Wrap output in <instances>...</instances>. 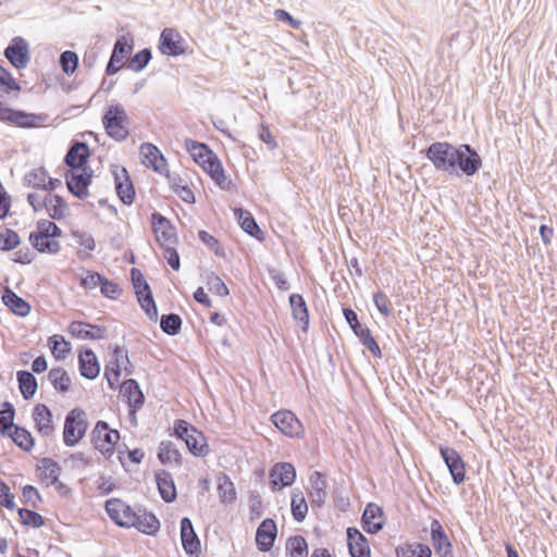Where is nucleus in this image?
Returning <instances> with one entry per match:
<instances>
[{"mask_svg":"<svg viewBox=\"0 0 557 557\" xmlns=\"http://www.w3.org/2000/svg\"><path fill=\"white\" fill-rule=\"evenodd\" d=\"M102 124L107 135L115 141L125 140L128 135L129 121L124 107L120 103L109 106L103 115Z\"/></svg>","mask_w":557,"mask_h":557,"instance_id":"f257e3e1","label":"nucleus"},{"mask_svg":"<svg viewBox=\"0 0 557 557\" xmlns=\"http://www.w3.org/2000/svg\"><path fill=\"white\" fill-rule=\"evenodd\" d=\"M174 435L183 441L190 454L196 457H206L209 454L207 438L201 431L185 420L178 419L174 422Z\"/></svg>","mask_w":557,"mask_h":557,"instance_id":"f03ea898","label":"nucleus"},{"mask_svg":"<svg viewBox=\"0 0 557 557\" xmlns=\"http://www.w3.org/2000/svg\"><path fill=\"white\" fill-rule=\"evenodd\" d=\"M482 166V159L476 150L469 144L456 146L454 153V170L449 175L473 176Z\"/></svg>","mask_w":557,"mask_h":557,"instance_id":"7ed1b4c3","label":"nucleus"},{"mask_svg":"<svg viewBox=\"0 0 557 557\" xmlns=\"http://www.w3.org/2000/svg\"><path fill=\"white\" fill-rule=\"evenodd\" d=\"M9 98H0V121L13 124L21 128H35L41 126L48 119L47 114L28 113L7 107Z\"/></svg>","mask_w":557,"mask_h":557,"instance_id":"20e7f679","label":"nucleus"},{"mask_svg":"<svg viewBox=\"0 0 557 557\" xmlns=\"http://www.w3.org/2000/svg\"><path fill=\"white\" fill-rule=\"evenodd\" d=\"M131 281L133 284V288L135 295L137 297V301L140 305L141 309L148 315L151 321H157L158 319V309L156 301L152 296V292L150 285L146 281L143 272L137 268L131 269Z\"/></svg>","mask_w":557,"mask_h":557,"instance_id":"39448f33","label":"nucleus"},{"mask_svg":"<svg viewBox=\"0 0 557 557\" xmlns=\"http://www.w3.org/2000/svg\"><path fill=\"white\" fill-rule=\"evenodd\" d=\"M456 146L447 141H435L424 151L426 159L437 171L450 174L454 170V153Z\"/></svg>","mask_w":557,"mask_h":557,"instance_id":"423d86ee","label":"nucleus"},{"mask_svg":"<svg viewBox=\"0 0 557 557\" xmlns=\"http://www.w3.org/2000/svg\"><path fill=\"white\" fill-rule=\"evenodd\" d=\"M86 413L83 409L74 408L65 417L63 429V442L73 447L79 443L87 431Z\"/></svg>","mask_w":557,"mask_h":557,"instance_id":"0eeeda50","label":"nucleus"},{"mask_svg":"<svg viewBox=\"0 0 557 557\" xmlns=\"http://www.w3.org/2000/svg\"><path fill=\"white\" fill-rule=\"evenodd\" d=\"M119 438V431L111 430L106 421H98L91 432V441L95 448L108 458L114 453Z\"/></svg>","mask_w":557,"mask_h":557,"instance_id":"6e6552de","label":"nucleus"},{"mask_svg":"<svg viewBox=\"0 0 557 557\" xmlns=\"http://www.w3.org/2000/svg\"><path fill=\"white\" fill-rule=\"evenodd\" d=\"M343 314L354 334L359 338L360 343L375 357H381L382 351L379 344L372 336L370 330L360 323L358 314L355 312V310L349 307H345L343 308Z\"/></svg>","mask_w":557,"mask_h":557,"instance_id":"1a4fd4ad","label":"nucleus"},{"mask_svg":"<svg viewBox=\"0 0 557 557\" xmlns=\"http://www.w3.org/2000/svg\"><path fill=\"white\" fill-rule=\"evenodd\" d=\"M106 510L111 520L120 527L133 528V524L137 522L138 507H131L121 499L107 500Z\"/></svg>","mask_w":557,"mask_h":557,"instance_id":"9d476101","label":"nucleus"},{"mask_svg":"<svg viewBox=\"0 0 557 557\" xmlns=\"http://www.w3.org/2000/svg\"><path fill=\"white\" fill-rule=\"evenodd\" d=\"M92 170L84 168L72 170L65 174V184L69 191L78 199H86L89 196L88 187L91 184Z\"/></svg>","mask_w":557,"mask_h":557,"instance_id":"9b49d317","label":"nucleus"},{"mask_svg":"<svg viewBox=\"0 0 557 557\" xmlns=\"http://www.w3.org/2000/svg\"><path fill=\"white\" fill-rule=\"evenodd\" d=\"M272 423L288 437H301L305 433L302 423L290 410H280L271 416Z\"/></svg>","mask_w":557,"mask_h":557,"instance_id":"f8f14e48","label":"nucleus"},{"mask_svg":"<svg viewBox=\"0 0 557 557\" xmlns=\"http://www.w3.org/2000/svg\"><path fill=\"white\" fill-rule=\"evenodd\" d=\"M3 54L15 69H25L30 60L29 45L23 37L16 36L4 49Z\"/></svg>","mask_w":557,"mask_h":557,"instance_id":"ddd939ff","label":"nucleus"},{"mask_svg":"<svg viewBox=\"0 0 557 557\" xmlns=\"http://www.w3.org/2000/svg\"><path fill=\"white\" fill-rule=\"evenodd\" d=\"M440 454L448 468L453 482L456 485L463 483L466 479V465L459 453L455 448L440 446Z\"/></svg>","mask_w":557,"mask_h":557,"instance_id":"4468645a","label":"nucleus"},{"mask_svg":"<svg viewBox=\"0 0 557 557\" xmlns=\"http://www.w3.org/2000/svg\"><path fill=\"white\" fill-rule=\"evenodd\" d=\"M296 480V469L289 462H278L270 470V485L273 491L290 486Z\"/></svg>","mask_w":557,"mask_h":557,"instance_id":"2eb2a0df","label":"nucleus"},{"mask_svg":"<svg viewBox=\"0 0 557 557\" xmlns=\"http://www.w3.org/2000/svg\"><path fill=\"white\" fill-rule=\"evenodd\" d=\"M113 175L115 190L120 200L124 205H132L134 202L136 193L127 170L124 166H116V169L113 171Z\"/></svg>","mask_w":557,"mask_h":557,"instance_id":"dca6fc26","label":"nucleus"},{"mask_svg":"<svg viewBox=\"0 0 557 557\" xmlns=\"http://www.w3.org/2000/svg\"><path fill=\"white\" fill-rule=\"evenodd\" d=\"M159 49L165 55H182L185 53L184 39L173 28H164L160 35Z\"/></svg>","mask_w":557,"mask_h":557,"instance_id":"f3484780","label":"nucleus"},{"mask_svg":"<svg viewBox=\"0 0 557 557\" xmlns=\"http://www.w3.org/2000/svg\"><path fill=\"white\" fill-rule=\"evenodd\" d=\"M151 224L158 243L164 247L176 242V233L171 222L159 212L151 214Z\"/></svg>","mask_w":557,"mask_h":557,"instance_id":"a211bd4d","label":"nucleus"},{"mask_svg":"<svg viewBox=\"0 0 557 557\" xmlns=\"http://www.w3.org/2000/svg\"><path fill=\"white\" fill-rule=\"evenodd\" d=\"M67 331L73 337L79 339H103L108 336V331L104 326L83 321L71 322Z\"/></svg>","mask_w":557,"mask_h":557,"instance_id":"6ab92c4d","label":"nucleus"},{"mask_svg":"<svg viewBox=\"0 0 557 557\" xmlns=\"http://www.w3.org/2000/svg\"><path fill=\"white\" fill-rule=\"evenodd\" d=\"M431 541L436 555L440 557H455L453 545L437 519H433L431 522Z\"/></svg>","mask_w":557,"mask_h":557,"instance_id":"aec40b11","label":"nucleus"},{"mask_svg":"<svg viewBox=\"0 0 557 557\" xmlns=\"http://www.w3.org/2000/svg\"><path fill=\"white\" fill-rule=\"evenodd\" d=\"M90 157V150L85 141L76 140L69 148L64 163L72 170H78L88 166V160Z\"/></svg>","mask_w":557,"mask_h":557,"instance_id":"412c9836","label":"nucleus"},{"mask_svg":"<svg viewBox=\"0 0 557 557\" xmlns=\"http://www.w3.org/2000/svg\"><path fill=\"white\" fill-rule=\"evenodd\" d=\"M277 527L273 519H264L256 531V545L260 552H269L275 542Z\"/></svg>","mask_w":557,"mask_h":557,"instance_id":"4be33fe9","label":"nucleus"},{"mask_svg":"<svg viewBox=\"0 0 557 557\" xmlns=\"http://www.w3.org/2000/svg\"><path fill=\"white\" fill-rule=\"evenodd\" d=\"M181 541L185 553L189 556H198L201 550L200 540L194 530L191 520L184 517L181 520Z\"/></svg>","mask_w":557,"mask_h":557,"instance_id":"5701e85b","label":"nucleus"},{"mask_svg":"<svg viewBox=\"0 0 557 557\" xmlns=\"http://www.w3.org/2000/svg\"><path fill=\"white\" fill-rule=\"evenodd\" d=\"M361 522L367 533H379L384 527L383 509L374 503H369L362 512Z\"/></svg>","mask_w":557,"mask_h":557,"instance_id":"b1692460","label":"nucleus"},{"mask_svg":"<svg viewBox=\"0 0 557 557\" xmlns=\"http://www.w3.org/2000/svg\"><path fill=\"white\" fill-rule=\"evenodd\" d=\"M347 546L350 557H370V546L367 537L354 527L346 530Z\"/></svg>","mask_w":557,"mask_h":557,"instance_id":"393cba45","label":"nucleus"},{"mask_svg":"<svg viewBox=\"0 0 557 557\" xmlns=\"http://www.w3.org/2000/svg\"><path fill=\"white\" fill-rule=\"evenodd\" d=\"M33 419L36 430L41 436L49 437L53 434L52 412L48 406L45 404L36 405L33 410Z\"/></svg>","mask_w":557,"mask_h":557,"instance_id":"a878e982","label":"nucleus"},{"mask_svg":"<svg viewBox=\"0 0 557 557\" xmlns=\"http://www.w3.org/2000/svg\"><path fill=\"white\" fill-rule=\"evenodd\" d=\"M78 370L81 375L87 380H94L99 375L100 364L92 349L85 348L79 351Z\"/></svg>","mask_w":557,"mask_h":557,"instance_id":"bb28decb","label":"nucleus"},{"mask_svg":"<svg viewBox=\"0 0 557 557\" xmlns=\"http://www.w3.org/2000/svg\"><path fill=\"white\" fill-rule=\"evenodd\" d=\"M140 154L146 166L152 168L154 172L160 174L166 171V160L154 145L150 143L143 144L140 146Z\"/></svg>","mask_w":557,"mask_h":557,"instance_id":"cd10ccee","label":"nucleus"},{"mask_svg":"<svg viewBox=\"0 0 557 557\" xmlns=\"http://www.w3.org/2000/svg\"><path fill=\"white\" fill-rule=\"evenodd\" d=\"M121 395L126 399L131 411L138 410L145 401V396L138 382L134 379L125 380L120 387Z\"/></svg>","mask_w":557,"mask_h":557,"instance_id":"c85d7f7f","label":"nucleus"},{"mask_svg":"<svg viewBox=\"0 0 557 557\" xmlns=\"http://www.w3.org/2000/svg\"><path fill=\"white\" fill-rule=\"evenodd\" d=\"M288 300L294 320L304 332H307L309 327V310L305 298L300 294H290Z\"/></svg>","mask_w":557,"mask_h":557,"instance_id":"c756f323","label":"nucleus"},{"mask_svg":"<svg viewBox=\"0 0 557 557\" xmlns=\"http://www.w3.org/2000/svg\"><path fill=\"white\" fill-rule=\"evenodd\" d=\"M309 483L311 486L309 496L313 506L321 508L325 504L326 499V481L324 474L320 471H314L309 476Z\"/></svg>","mask_w":557,"mask_h":557,"instance_id":"7c9ffc66","label":"nucleus"},{"mask_svg":"<svg viewBox=\"0 0 557 557\" xmlns=\"http://www.w3.org/2000/svg\"><path fill=\"white\" fill-rule=\"evenodd\" d=\"M156 482L161 498L165 503H173L177 493L172 474L166 470H160L156 473Z\"/></svg>","mask_w":557,"mask_h":557,"instance_id":"2f4dec72","label":"nucleus"},{"mask_svg":"<svg viewBox=\"0 0 557 557\" xmlns=\"http://www.w3.org/2000/svg\"><path fill=\"white\" fill-rule=\"evenodd\" d=\"M160 521L154 513L144 507H138L137 522L133 524L139 532L147 535H154L160 530Z\"/></svg>","mask_w":557,"mask_h":557,"instance_id":"473e14b6","label":"nucleus"},{"mask_svg":"<svg viewBox=\"0 0 557 557\" xmlns=\"http://www.w3.org/2000/svg\"><path fill=\"white\" fill-rule=\"evenodd\" d=\"M1 298L2 302L18 317H26L30 312V305L10 287L4 288Z\"/></svg>","mask_w":557,"mask_h":557,"instance_id":"72a5a7b5","label":"nucleus"},{"mask_svg":"<svg viewBox=\"0 0 557 557\" xmlns=\"http://www.w3.org/2000/svg\"><path fill=\"white\" fill-rule=\"evenodd\" d=\"M234 214L237 218V221H238L240 227L249 236H252L257 239L263 238V236H262L263 233H262L261 228L259 227L253 215L249 211H247L243 208H237L234 210Z\"/></svg>","mask_w":557,"mask_h":557,"instance_id":"f704fd0d","label":"nucleus"},{"mask_svg":"<svg viewBox=\"0 0 557 557\" xmlns=\"http://www.w3.org/2000/svg\"><path fill=\"white\" fill-rule=\"evenodd\" d=\"M157 458L162 465L175 463L180 467L183 463L182 455L172 441H162L160 443Z\"/></svg>","mask_w":557,"mask_h":557,"instance_id":"c9c22d12","label":"nucleus"},{"mask_svg":"<svg viewBox=\"0 0 557 557\" xmlns=\"http://www.w3.org/2000/svg\"><path fill=\"white\" fill-rule=\"evenodd\" d=\"M20 392L25 400L33 398L37 392L38 383L35 375L27 370H20L16 373Z\"/></svg>","mask_w":557,"mask_h":557,"instance_id":"e433bc0d","label":"nucleus"},{"mask_svg":"<svg viewBox=\"0 0 557 557\" xmlns=\"http://www.w3.org/2000/svg\"><path fill=\"white\" fill-rule=\"evenodd\" d=\"M46 203L44 209L47 210L51 219L60 221L65 218L67 205L63 197L57 194H49L46 196Z\"/></svg>","mask_w":557,"mask_h":557,"instance_id":"4c0bfd02","label":"nucleus"},{"mask_svg":"<svg viewBox=\"0 0 557 557\" xmlns=\"http://www.w3.org/2000/svg\"><path fill=\"white\" fill-rule=\"evenodd\" d=\"M5 436L10 437L13 443L24 451H30L35 445L32 433L17 424Z\"/></svg>","mask_w":557,"mask_h":557,"instance_id":"58836bf2","label":"nucleus"},{"mask_svg":"<svg viewBox=\"0 0 557 557\" xmlns=\"http://www.w3.org/2000/svg\"><path fill=\"white\" fill-rule=\"evenodd\" d=\"M216 481L221 503L232 504L236 499V491L231 478L226 473L220 472Z\"/></svg>","mask_w":557,"mask_h":557,"instance_id":"ea45409f","label":"nucleus"},{"mask_svg":"<svg viewBox=\"0 0 557 557\" xmlns=\"http://www.w3.org/2000/svg\"><path fill=\"white\" fill-rule=\"evenodd\" d=\"M290 510L294 520L297 522H302L305 520L308 512V504L304 493L298 488H295L292 492Z\"/></svg>","mask_w":557,"mask_h":557,"instance_id":"a19ab883","label":"nucleus"},{"mask_svg":"<svg viewBox=\"0 0 557 557\" xmlns=\"http://www.w3.org/2000/svg\"><path fill=\"white\" fill-rule=\"evenodd\" d=\"M15 408L12 403L3 401L0 408V434L5 436L9 432L16 426L14 423Z\"/></svg>","mask_w":557,"mask_h":557,"instance_id":"79ce46f5","label":"nucleus"},{"mask_svg":"<svg viewBox=\"0 0 557 557\" xmlns=\"http://www.w3.org/2000/svg\"><path fill=\"white\" fill-rule=\"evenodd\" d=\"M201 166L219 186L223 185L226 177L223 166L215 153L212 152L210 158H207Z\"/></svg>","mask_w":557,"mask_h":557,"instance_id":"37998d69","label":"nucleus"},{"mask_svg":"<svg viewBox=\"0 0 557 557\" xmlns=\"http://www.w3.org/2000/svg\"><path fill=\"white\" fill-rule=\"evenodd\" d=\"M21 90L18 83L12 77L11 73L0 65V98H10Z\"/></svg>","mask_w":557,"mask_h":557,"instance_id":"c03bdc74","label":"nucleus"},{"mask_svg":"<svg viewBox=\"0 0 557 557\" xmlns=\"http://www.w3.org/2000/svg\"><path fill=\"white\" fill-rule=\"evenodd\" d=\"M48 380L55 391L66 393L71 386V377L63 368H53L48 373Z\"/></svg>","mask_w":557,"mask_h":557,"instance_id":"a18cd8bd","label":"nucleus"},{"mask_svg":"<svg viewBox=\"0 0 557 557\" xmlns=\"http://www.w3.org/2000/svg\"><path fill=\"white\" fill-rule=\"evenodd\" d=\"M185 148L190 153L193 159L198 163L202 164L207 158H210L213 152L208 145L195 141L193 139L187 138L185 140Z\"/></svg>","mask_w":557,"mask_h":557,"instance_id":"49530a36","label":"nucleus"},{"mask_svg":"<svg viewBox=\"0 0 557 557\" xmlns=\"http://www.w3.org/2000/svg\"><path fill=\"white\" fill-rule=\"evenodd\" d=\"M182 323V318L176 313L162 314L160 318V329L170 336H175L181 332Z\"/></svg>","mask_w":557,"mask_h":557,"instance_id":"de8ad7c7","label":"nucleus"},{"mask_svg":"<svg viewBox=\"0 0 557 557\" xmlns=\"http://www.w3.org/2000/svg\"><path fill=\"white\" fill-rule=\"evenodd\" d=\"M49 348L57 360L64 359L71 351V345L62 335H52L48 339Z\"/></svg>","mask_w":557,"mask_h":557,"instance_id":"09e8293b","label":"nucleus"},{"mask_svg":"<svg viewBox=\"0 0 557 557\" xmlns=\"http://www.w3.org/2000/svg\"><path fill=\"white\" fill-rule=\"evenodd\" d=\"M286 550L289 557H307L308 556V544L304 536L294 535L287 540Z\"/></svg>","mask_w":557,"mask_h":557,"instance_id":"8fccbe9b","label":"nucleus"},{"mask_svg":"<svg viewBox=\"0 0 557 557\" xmlns=\"http://www.w3.org/2000/svg\"><path fill=\"white\" fill-rule=\"evenodd\" d=\"M17 513H18L20 522L23 525L30 527L34 529H38V528H41L42 525H45V521H46L45 518L40 513H38L32 509L18 508Z\"/></svg>","mask_w":557,"mask_h":557,"instance_id":"3c124183","label":"nucleus"},{"mask_svg":"<svg viewBox=\"0 0 557 557\" xmlns=\"http://www.w3.org/2000/svg\"><path fill=\"white\" fill-rule=\"evenodd\" d=\"M28 240L30 245L41 253L57 255L61 249L60 243L49 237L35 240L34 235H29Z\"/></svg>","mask_w":557,"mask_h":557,"instance_id":"603ef678","label":"nucleus"},{"mask_svg":"<svg viewBox=\"0 0 557 557\" xmlns=\"http://www.w3.org/2000/svg\"><path fill=\"white\" fill-rule=\"evenodd\" d=\"M39 469L44 470L45 478L50 479L52 485H57L61 474V467L51 458L45 457L40 460Z\"/></svg>","mask_w":557,"mask_h":557,"instance_id":"864d4df0","label":"nucleus"},{"mask_svg":"<svg viewBox=\"0 0 557 557\" xmlns=\"http://www.w3.org/2000/svg\"><path fill=\"white\" fill-rule=\"evenodd\" d=\"M152 58L151 50L145 48L133 55L126 63V67L135 72L143 71Z\"/></svg>","mask_w":557,"mask_h":557,"instance_id":"5fc2aeb1","label":"nucleus"},{"mask_svg":"<svg viewBox=\"0 0 557 557\" xmlns=\"http://www.w3.org/2000/svg\"><path fill=\"white\" fill-rule=\"evenodd\" d=\"M48 177V172L45 168L40 166L28 172L24 180L26 184L33 188L44 189L45 183Z\"/></svg>","mask_w":557,"mask_h":557,"instance_id":"6e6d98bb","label":"nucleus"},{"mask_svg":"<svg viewBox=\"0 0 557 557\" xmlns=\"http://www.w3.org/2000/svg\"><path fill=\"white\" fill-rule=\"evenodd\" d=\"M59 63L66 75L73 74L78 66V55L74 51L66 50L60 54Z\"/></svg>","mask_w":557,"mask_h":557,"instance_id":"4d7b16f0","label":"nucleus"},{"mask_svg":"<svg viewBox=\"0 0 557 557\" xmlns=\"http://www.w3.org/2000/svg\"><path fill=\"white\" fill-rule=\"evenodd\" d=\"M21 243L18 234L11 230L5 228L0 233V250L11 251L16 248Z\"/></svg>","mask_w":557,"mask_h":557,"instance_id":"13d9d810","label":"nucleus"},{"mask_svg":"<svg viewBox=\"0 0 557 557\" xmlns=\"http://www.w3.org/2000/svg\"><path fill=\"white\" fill-rule=\"evenodd\" d=\"M207 284L209 286V290L220 297H225L230 294L228 287L215 273L208 275Z\"/></svg>","mask_w":557,"mask_h":557,"instance_id":"bf43d9fd","label":"nucleus"},{"mask_svg":"<svg viewBox=\"0 0 557 557\" xmlns=\"http://www.w3.org/2000/svg\"><path fill=\"white\" fill-rule=\"evenodd\" d=\"M121 376L120 363L116 361H109L104 367V377L108 381V385L111 389H115Z\"/></svg>","mask_w":557,"mask_h":557,"instance_id":"052dcab7","label":"nucleus"},{"mask_svg":"<svg viewBox=\"0 0 557 557\" xmlns=\"http://www.w3.org/2000/svg\"><path fill=\"white\" fill-rule=\"evenodd\" d=\"M133 50V45L128 42L125 36H120L113 46L112 55L119 58L121 61L128 55Z\"/></svg>","mask_w":557,"mask_h":557,"instance_id":"680f3d73","label":"nucleus"},{"mask_svg":"<svg viewBox=\"0 0 557 557\" xmlns=\"http://www.w3.org/2000/svg\"><path fill=\"white\" fill-rule=\"evenodd\" d=\"M22 496L24 502L34 508H37L39 503L42 500L39 491L33 485H25L22 488Z\"/></svg>","mask_w":557,"mask_h":557,"instance_id":"e2e57ef3","label":"nucleus"},{"mask_svg":"<svg viewBox=\"0 0 557 557\" xmlns=\"http://www.w3.org/2000/svg\"><path fill=\"white\" fill-rule=\"evenodd\" d=\"M100 292L104 297L110 299H116L122 294V289L120 288V286L116 283L109 281L104 276L103 281L100 284Z\"/></svg>","mask_w":557,"mask_h":557,"instance_id":"0e129e2a","label":"nucleus"},{"mask_svg":"<svg viewBox=\"0 0 557 557\" xmlns=\"http://www.w3.org/2000/svg\"><path fill=\"white\" fill-rule=\"evenodd\" d=\"M0 506L13 510L15 508L14 495L10 492L8 484L0 480Z\"/></svg>","mask_w":557,"mask_h":557,"instance_id":"69168bd1","label":"nucleus"},{"mask_svg":"<svg viewBox=\"0 0 557 557\" xmlns=\"http://www.w3.org/2000/svg\"><path fill=\"white\" fill-rule=\"evenodd\" d=\"M373 302L376 309L384 317H388L391 314L389 299L385 293L379 290L373 295Z\"/></svg>","mask_w":557,"mask_h":557,"instance_id":"338daca9","label":"nucleus"},{"mask_svg":"<svg viewBox=\"0 0 557 557\" xmlns=\"http://www.w3.org/2000/svg\"><path fill=\"white\" fill-rule=\"evenodd\" d=\"M72 236L75 238L78 245L84 246L88 251L95 250L96 243L91 234L81 231H73Z\"/></svg>","mask_w":557,"mask_h":557,"instance_id":"774afa93","label":"nucleus"}]
</instances>
